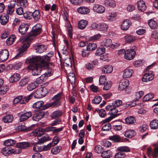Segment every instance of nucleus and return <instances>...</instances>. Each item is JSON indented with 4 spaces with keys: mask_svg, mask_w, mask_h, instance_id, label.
<instances>
[{
    "mask_svg": "<svg viewBox=\"0 0 158 158\" xmlns=\"http://www.w3.org/2000/svg\"><path fill=\"white\" fill-rule=\"evenodd\" d=\"M38 144L42 143L51 140V139L48 135L44 134L41 136V137L38 138Z\"/></svg>",
    "mask_w": 158,
    "mask_h": 158,
    "instance_id": "nucleus-17",
    "label": "nucleus"
},
{
    "mask_svg": "<svg viewBox=\"0 0 158 158\" xmlns=\"http://www.w3.org/2000/svg\"><path fill=\"white\" fill-rule=\"evenodd\" d=\"M40 59L37 62L43 68L45 69L49 66V64L50 60V57L47 55L43 56L42 57L37 56Z\"/></svg>",
    "mask_w": 158,
    "mask_h": 158,
    "instance_id": "nucleus-3",
    "label": "nucleus"
},
{
    "mask_svg": "<svg viewBox=\"0 0 158 158\" xmlns=\"http://www.w3.org/2000/svg\"><path fill=\"white\" fill-rule=\"evenodd\" d=\"M102 100V98L100 96H96L92 100L93 103L94 104H98Z\"/></svg>",
    "mask_w": 158,
    "mask_h": 158,
    "instance_id": "nucleus-57",
    "label": "nucleus"
},
{
    "mask_svg": "<svg viewBox=\"0 0 158 158\" xmlns=\"http://www.w3.org/2000/svg\"><path fill=\"white\" fill-rule=\"evenodd\" d=\"M32 17L35 21H38L40 19V12L38 10H35L32 13Z\"/></svg>",
    "mask_w": 158,
    "mask_h": 158,
    "instance_id": "nucleus-41",
    "label": "nucleus"
},
{
    "mask_svg": "<svg viewBox=\"0 0 158 158\" xmlns=\"http://www.w3.org/2000/svg\"><path fill=\"white\" fill-rule=\"evenodd\" d=\"M111 128V125L108 123L104 125L102 128V130L103 131H108L110 130Z\"/></svg>",
    "mask_w": 158,
    "mask_h": 158,
    "instance_id": "nucleus-59",
    "label": "nucleus"
},
{
    "mask_svg": "<svg viewBox=\"0 0 158 158\" xmlns=\"http://www.w3.org/2000/svg\"><path fill=\"white\" fill-rule=\"evenodd\" d=\"M44 111H40L34 114L32 117V119L36 121H38L43 118L45 115Z\"/></svg>",
    "mask_w": 158,
    "mask_h": 158,
    "instance_id": "nucleus-14",
    "label": "nucleus"
},
{
    "mask_svg": "<svg viewBox=\"0 0 158 158\" xmlns=\"http://www.w3.org/2000/svg\"><path fill=\"white\" fill-rule=\"evenodd\" d=\"M126 155L124 153L119 152L115 154V158H123Z\"/></svg>",
    "mask_w": 158,
    "mask_h": 158,
    "instance_id": "nucleus-64",
    "label": "nucleus"
},
{
    "mask_svg": "<svg viewBox=\"0 0 158 158\" xmlns=\"http://www.w3.org/2000/svg\"><path fill=\"white\" fill-rule=\"evenodd\" d=\"M20 78V74L18 73L14 74L9 78L10 82H15L19 81Z\"/></svg>",
    "mask_w": 158,
    "mask_h": 158,
    "instance_id": "nucleus-26",
    "label": "nucleus"
},
{
    "mask_svg": "<svg viewBox=\"0 0 158 158\" xmlns=\"http://www.w3.org/2000/svg\"><path fill=\"white\" fill-rule=\"evenodd\" d=\"M30 45V44L28 43H27V44H23L21 47L19 48V52L15 56L16 58H17L18 57L21 56L22 54L26 51Z\"/></svg>",
    "mask_w": 158,
    "mask_h": 158,
    "instance_id": "nucleus-9",
    "label": "nucleus"
},
{
    "mask_svg": "<svg viewBox=\"0 0 158 158\" xmlns=\"http://www.w3.org/2000/svg\"><path fill=\"white\" fill-rule=\"evenodd\" d=\"M104 4L107 6L114 7L116 4L114 0H105Z\"/></svg>",
    "mask_w": 158,
    "mask_h": 158,
    "instance_id": "nucleus-34",
    "label": "nucleus"
},
{
    "mask_svg": "<svg viewBox=\"0 0 158 158\" xmlns=\"http://www.w3.org/2000/svg\"><path fill=\"white\" fill-rule=\"evenodd\" d=\"M116 107L114 106V108L112 109L111 110V116L113 117V118L117 116L119 114H117V113L118 112V110L116 109Z\"/></svg>",
    "mask_w": 158,
    "mask_h": 158,
    "instance_id": "nucleus-55",
    "label": "nucleus"
},
{
    "mask_svg": "<svg viewBox=\"0 0 158 158\" xmlns=\"http://www.w3.org/2000/svg\"><path fill=\"white\" fill-rule=\"evenodd\" d=\"M8 89V87L6 86L3 85V86H1L0 90V94L2 95L5 94Z\"/></svg>",
    "mask_w": 158,
    "mask_h": 158,
    "instance_id": "nucleus-60",
    "label": "nucleus"
},
{
    "mask_svg": "<svg viewBox=\"0 0 158 158\" xmlns=\"http://www.w3.org/2000/svg\"><path fill=\"white\" fill-rule=\"evenodd\" d=\"M62 93L60 92L54 96L52 98V100L54 101L52 103H49L50 107H57L61 104L60 100L62 98Z\"/></svg>",
    "mask_w": 158,
    "mask_h": 158,
    "instance_id": "nucleus-4",
    "label": "nucleus"
},
{
    "mask_svg": "<svg viewBox=\"0 0 158 158\" xmlns=\"http://www.w3.org/2000/svg\"><path fill=\"white\" fill-rule=\"evenodd\" d=\"M137 5L139 10L141 11H144L146 8L145 2L143 1H139L138 2Z\"/></svg>",
    "mask_w": 158,
    "mask_h": 158,
    "instance_id": "nucleus-21",
    "label": "nucleus"
},
{
    "mask_svg": "<svg viewBox=\"0 0 158 158\" xmlns=\"http://www.w3.org/2000/svg\"><path fill=\"white\" fill-rule=\"evenodd\" d=\"M30 79L28 77H26L22 79L19 83V87H22L25 85L29 81Z\"/></svg>",
    "mask_w": 158,
    "mask_h": 158,
    "instance_id": "nucleus-35",
    "label": "nucleus"
},
{
    "mask_svg": "<svg viewBox=\"0 0 158 158\" xmlns=\"http://www.w3.org/2000/svg\"><path fill=\"white\" fill-rule=\"evenodd\" d=\"M106 81V77L104 75L100 76L99 80V84L100 85L105 84Z\"/></svg>",
    "mask_w": 158,
    "mask_h": 158,
    "instance_id": "nucleus-58",
    "label": "nucleus"
},
{
    "mask_svg": "<svg viewBox=\"0 0 158 158\" xmlns=\"http://www.w3.org/2000/svg\"><path fill=\"white\" fill-rule=\"evenodd\" d=\"M154 97L153 94L150 93L145 95L143 98V102H147L152 99Z\"/></svg>",
    "mask_w": 158,
    "mask_h": 158,
    "instance_id": "nucleus-44",
    "label": "nucleus"
},
{
    "mask_svg": "<svg viewBox=\"0 0 158 158\" xmlns=\"http://www.w3.org/2000/svg\"><path fill=\"white\" fill-rule=\"evenodd\" d=\"M88 23L87 21L84 20H81L78 23V27L81 29H83L87 26Z\"/></svg>",
    "mask_w": 158,
    "mask_h": 158,
    "instance_id": "nucleus-33",
    "label": "nucleus"
},
{
    "mask_svg": "<svg viewBox=\"0 0 158 158\" xmlns=\"http://www.w3.org/2000/svg\"><path fill=\"white\" fill-rule=\"evenodd\" d=\"M44 104V102L43 101H39L33 104V107L35 109H38L40 110H43L50 107L49 103L43 106Z\"/></svg>",
    "mask_w": 158,
    "mask_h": 158,
    "instance_id": "nucleus-5",
    "label": "nucleus"
},
{
    "mask_svg": "<svg viewBox=\"0 0 158 158\" xmlns=\"http://www.w3.org/2000/svg\"><path fill=\"white\" fill-rule=\"evenodd\" d=\"M15 2L14 1H11L8 4L7 13L9 15H11L15 10Z\"/></svg>",
    "mask_w": 158,
    "mask_h": 158,
    "instance_id": "nucleus-11",
    "label": "nucleus"
},
{
    "mask_svg": "<svg viewBox=\"0 0 158 158\" xmlns=\"http://www.w3.org/2000/svg\"><path fill=\"white\" fill-rule=\"evenodd\" d=\"M136 54V52L133 49L127 50L125 53L124 58L129 60L133 59Z\"/></svg>",
    "mask_w": 158,
    "mask_h": 158,
    "instance_id": "nucleus-7",
    "label": "nucleus"
},
{
    "mask_svg": "<svg viewBox=\"0 0 158 158\" xmlns=\"http://www.w3.org/2000/svg\"><path fill=\"white\" fill-rule=\"evenodd\" d=\"M38 85H35V83H32L29 84L27 86V88L28 90L31 91L35 89Z\"/></svg>",
    "mask_w": 158,
    "mask_h": 158,
    "instance_id": "nucleus-56",
    "label": "nucleus"
},
{
    "mask_svg": "<svg viewBox=\"0 0 158 158\" xmlns=\"http://www.w3.org/2000/svg\"><path fill=\"white\" fill-rule=\"evenodd\" d=\"M150 127L151 129H155L158 128V120L154 119L150 123Z\"/></svg>",
    "mask_w": 158,
    "mask_h": 158,
    "instance_id": "nucleus-39",
    "label": "nucleus"
},
{
    "mask_svg": "<svg viewBox=\"0 0 158 158\" xmlns=\"http://www.w3.org/2000/svg\"><path fill=\"white\" fill-rule=\"evenodd\" d=\"M33 95L35 98H41L44 97L40 90L38 89L35 92Z\"/></svg>",
    "mask_w": 158,
    "mask_h": 158,
    "instance_id": "nucleus-53",
    "label": "nucleus"
},
{
    "mask_svg": "<svg viewBox=\"0 0 158 158\" xmlns=\"http://www.w3.org/2000/svg\"><path fill=\"white\" fill-rule=\"evenodd\" d=\"M135 132L133 130H129L127 131L125 133V137L128 138H132L135 135Z\"/></svg>",
    "mask_w": 158,
    "mask_h": 158,
    "instance_id": "nucleus-32",
    "label": "nucleus"
},
{
    "mask_svg": "<svg viewBox=\"0 0 158 158\" xmlns=\"http://www.w3.org/2000/svg\"><path fill=\"white\" fill-rule=\"evenodd\" d=\"M32 115V113L31 111L27 112H21L19 114V119L20 122H22L25 121L30 117Z\"/></svg>",
    "mask_w": 158,
    "mask_h": 158,
    "instance_id": "nucleus-8",
    "label": "nucleus"
},
{
    "mask_svg": "<svg viewBox=\"0 0 158 158\" xmlns=\"http://www.w3.org/2000/svg\"><path fill=\"white\" fill-rule=\"evenodd\" d=\"M37 144H38V142L34 145L33 148V150L35 152L44 151L43 147L39 146L37 145Z\"/></svg>",
    "mask_w": 158,
    "mask_h": 158,
    "instance_id": "nucleus-51",
    "label": "nucleus"
},
{
    "mask_svg": "<svg viewBox=\"0 0 158 158\" xmlns=\"http://www.w3.org/2000/svg\"><path fill=\"white\" fill-rule=\"evenodd\" d=\"M148 25L151 28L155 29L157 27V23L153 19H151L148 22Z\"/></svg>",
    "mask_w": 158,
    "mask_h": 158,
    "instance_id": "nucleus-43",
    "label": "nucleus"
},
{
    "mask_svg": "<svg viewBox=\"0 0 158 158\" xmlns=\"http://www.w3.org/2000/svg\"><path fill=\"white\" fill-rule=\"evenodd\" d=\"M111 155V152L110 150L103 151L102 153L101 156L104 158H108L110 157Z\"/></svg>",
    "mask_w": 158,
    "mask_h": 158,
    "instance_id": "nucleus-50",
    "label": "nucleus"
},
{
    "mask_svg": "<svg viewBox=\"0 0 158 158\" xmlns=\"http://www.w3.org/2000/svg\"><path fill=\"white\" fill-rule=\"evenodd\" d=\"M133 72L132 69L130 68H127L124 71L123 77L125 78H130L132 76Z\"/></svg>",
    "mask_w": 158,
    "mask_h": 158,
    "instance_id": "nucleus-18",
    "label": "nucleus"
},
{
    "mask_svg": "<svg viewBox=\"0 0 158 158\" xmlns=\"http://www.w3.org/2000/svg\"><path fill=\"white\" fill-rule=\"evenodd\" d=\"M77 11L82 15H86L89 14L90 12L89 9L86 7H80L77 10Z\"/></svg>",
    "mask_w": 158,
    "mask_h": 158,
    "instance_id": "nucleus-19",
    "label": "nucleus"
},
{
    "mask_svg": "<svg viewBox=\"0 0 158 158\" xmlns=\"http://www.w3.org/2000/svg\"><path fill=\"white\" fill-rule=\"evenodd\" d=\"M16 146V147L20 148L21 149H25L29 147L30 144L28 142H23L17 143Z\"/></svg>",
    "mask_w": 158,
    "mask_h": 158,
    "instance_id": "nucleus-24",
    "label": "nucleus"
},
{
    "mask_svg": "<svg viewBox=\"0 0 158 158\" xmlns=\"http://www.w3.org/2000/svg\"><path fill=\"white\" fill-rule=\"evenodd\" d=\"M94 150L96 152L99 154L102 153L103 151L102 147L98 145L95 146Z\"/></svg>",
    "mask_w": 158,
    "mask_h": 158,
    "instance_id": "nucleus-61",
    "label": "nucleus"
},
{
    "mask_svg": "<svg viewBox=\"0 0 158 158\" xmlns=\"http://www.w3.org/2000/svg\"><path fill=\"white\" fill-rule=\"evenodd\" d=\"M61 149L62 147L61 146H56L52 148L51 152L53 154H56L60 152Z\"/></svg>",
    "mask_w": 158,
    "mask_h": 158,
    "instance_id": "nucleus-45",
    "label": "nucleus"
},
{
    "mask_svg": "<svg viewBox=\"0 0 158 158\" xmlns=\"http://www.w3.org/2000/svg\"><path fill=\"white\" fill-rule=\"evenodd\" d=\"M42 31V26L40 24H37L32 28V31L27 35L25 40L31 41L34 37L40 34Z\"/></svg>",
    "mask_w": 158,
    "mask_h": 158,
    "instance_id": "nucleus-2",
    "label": "nucleus"
},
{
    "mask_svg": "<svg viewBox=\"0 0 158 158\" xmlns=\"http://www.w3.org/2000/svg\"><path fill=\"white\" fill-rule=\"evenodd\" d=\"M129 84V81L126 79L122 80L119 83L118 89L122 90L127 88Z\"/></svg>",
    "mask_w": 158,
    "mask_h": 158,
    "instance_id": "nucleus-13",
    "label": "nucleus"
},
{
    "mask_svg": "<svg viewBox=\"0 0 158 158\" xmlns=\"http://www.w3.org/2000/svg\"><path fill=\"white\" fill-rule=\"evenodd\" d=\"M93 10L98 13H102L104 12L105 8L102 6L96 4L94 5Z\"/></svg>",
    "mask_w": 158,
    "mask_h": 158,
    "instance_id": "nucleus-15",
    "label": "nucleus"
},
{
    "mask_svg": "<svg viewBox=\"0 0 158 158\" xmlns=\"http://www.w3.org/2000/svg\"><path fill=\"white\" fill-rule=\"evenodd\" d=\"M97 47V44L96 43H89L88 44L86 49L88 51H93Z\"/></svg>",
    "mask_w": 158,
    "mask_h": 158,
    "instance_id": "nucleus-37",
    "label": "nucleus"
},
{
    "mask_svg": "<svg viewBox=\"0 0 158 158\" xmlns=\"http://www.w3.org/2000/svg\"><path fill=\"white\" fill-rule=\"evenodd\" d=\"M18 2L19 3L21 6L24 7H26L28 5L27 2L26 0H19Z\"/></svg>",
    "mask_w": 158,
    "mask_h": 158,
    "instance_id": "nucleus-62",
    "label": "nucleus"
},
{
    "mask_svg": "<svg viewBox=\"0 0 158 158\" xmlns=\"http://www.w3.org/2000/svg\"><path fill=\"white\" fill-rule=\"evenodd\" d=\"M28 29V26L27 24H21L19 29V32L21 34H24Z\"/></svg>",
    "mask_w": 158,
    "mask_h": 158,
    "instance_id": "nucleus-22",
    "label": "nucleus"
},
{
    "mask_svg": "<svg viewBox=\"0 0 158 158\" xmlns=\"http://www.w3.org/2000/svg\"><path fill=\"white\" fill-rule=\"evenodd\" d=\"M9 52L7 49L2 50L0 53V61L2 62L5 61L9 57Z\"/></svg>",
    "mask_w": 158,
    "mask_h": 158,
    "instance_id": "nucleus-10",
    "label": "nucleus"
},
{
    "mask_svg": "<svg viewBox=\"0 0 158 158\" xmlns=\"http://www.w3.org/2000/svg\"><path fill=\"white\" fill-rule=\"evenodd\" d=\"M101 45L102 46H104L106 48L110 47L113 48H116V47H118L119 44H116V45L113 44H112V42L110 39H105L101 43Z\"/></svg>",
    "mask_w": 158,
    "mask_h": 158,
    "instance_id": "nucleus-6",
    "label": "nucleus"
},
{
    "mask_svg": "<svg viewBox=\"0 0 158 158\" xmlns=\"http://www.w3.org/2000/svg\"><path fill=\"white\" fill-rule=\"evenodd\" d=\"M9 16L6 14L5 15H2L0 17V23L3 25L6 24L8 22Z\"/></svg>",
    "mask_w": 158,
    "mask_h": 158,
    "instance_id": "nucleus-27",
    "label": "nucleus"
},
{
    "mask_svg": "<svg viewBox=\"0 0 158 158\" xmlns=\"http://www.w3.org/2000/svg\"><path fill=\"white\" fill-rule=\"evenodd\" d=\"M117 150L123 152H130V149L128 147L123 146L118 147L117 149Z\"/></svg>",
    "mask_w": 158,
    "mask_h": 158,
    "instance_id": "nucleus-46",
    "label": "nucleus"
},
{
    "mask_svg": "<svg viewBox=\"0 0 158 158\" xmlns=\"http://www.w3.org/2000/svg\"><path fill=\"white\" fill-rule=\"evenodd\" d=\"M43 128H40L38 129L35 130L31 132V135L37 137L38 139L41 137V136L43 135Z\"/></svg>",
    "mask_w": 158,
    "mask_h": 158,
    "instance_id": "nucleus-16",
    "label": "nucleus"
},
{
    "mask_svg": "<svg viewBox=\"0 0 158 158\" xmlns=\"http://www.w3.org/2000/svg\"><path fill=\"white\" fill-rule=\"evenodd\" d=\"M113 70V67L110 65L105 66L102 69V72L104 73H110Z\"/></svg>",
    "mask_w": 158,
    "mask_h": 158,
    "instance_id": "nucleus-30",
    "label": "nucleus"
},
{
    "mask_svg": "<svg viewBox=\"0 0 158 158\" xmlns=\"http://www.w3.org/2000/svg\"><path fill=\"white\" fill-rule=\"evenodd\" d=\"M151 73H145L142 78V81L147 82L152 80L154 78V77L153 75H151Z\"/></svg>",
    "mask_w": 158,
    "mask_h": 158,
    "instance_id": "nucleus-23",
    "label": "nucleus"
},
{
    "mask_svg": "<svg viewBox=\"0 0 158 158\" xmlns=\"http://www.w3.org/2000/svg\"><path fill=\"white\" fill-rule=\"evenodd\" d=\"M33 47L36 52L39 53H43L46 49V46L40 44L38 43L35 44Z\"/></svg>",
    "mask_w": 158,
    "mask_h": 158,
    "instance_id": "nucleus-12",
    "label": "nucleus"
},
{
    "mask_svg": "<svg viewBox=\"0 0 158 158\" xmlns=\"http://www.w3.org/2000/svg\"><path fill=\"white\" fill-rule=\"evenodd\" d=\"M124 39L127 43L132 42L136 39L134 36L131 35H126L124 37Z\"/></svg>",
    "mask_w": 158,
    "mask_h": 158,
    "instance_id": "nucleus-38",
    "label": "nucleus"
},
{
    "mask_svg": "<svg viewBox=\"0 0 158 158\" xmlns=\"http://www.w3.org/2000/svg\"><path fill=\"white\" fill-rule=\"evenodd\" d=\"M13 119V117L12 115H8L4 116L2 118V120L4 123H10L12 122Z\"/></svg>",
    "mask_w": 158,
    "mask_h": 158,
    "instance_id": "nucleus-42",
    "label": "nucleus"
},
{
    "mask_svg": "<svg viewBox=\"0 0 158 158\" xmlns=\"http://www.w3.org/2000/svg\"><path fill=\"white\" fill-rule=\"evenodd\" d=\"M15 39V35H10L6 40V44L8 45H10L12 44Z\"/></svg>",
    "mask_w": 158,
    "mask_h": 158,
    "instance_id": "nucleus-40",
    "label": "nucleus"
},
{
    "mask_svg": "<svg viewBox=\"0 0 158 158\" xmlns=\"http://www.w3.org/2000/svg\"><path fill=\"white\" fill-rule=\"evenodd\" d=\"M62 113V111L61 110H56L52 114L51 117L52 119H55L61 116Z\"/></svg>",
    "mask_w": 158,
    "mask_h": 158,
    "instance_id": "nucleus-28",
    "label": "nucleus"
},
{
    "mask_svg": "<svg viewBox=\"0 0 158 158\" xmlns=\"http://www.w3.org/2000/svg\"><path fill=\"white\" fill-rule=\"evenodd\" d=\"M68 79L72 84H74L75 82V74L73 73L69 74L68 76Z\"/></svg>",
    "mask_w": 158,
    "mask_h": 158,
    "instance_id": "nucleus-49",
    "label": "nucleus"
},
{
    "mask_svg": "<svg viewBox=\"0 0 158 158\" xmlns=\"http://www.w3.org/2000/svg\"><path fill=\"white\" fill-rule=\"evenodd\" d=\"M105 48L103 47L99 48L97 49L96 50L95 54L97 56H100L105 53Z\"/></svg>",
    "mask_w": 158,
    "mask_h": 158,
    "instance_id": "nucleus-52",
    "label": "nucleus"
},
{
    "mask_svg": "<svg viewBox=\"0 0 158 158\" xmlns=\"http://www.w3.org/2000/svg\"><path fill=\"white\" fill-rule=\"evenodd\" d=\"M136 119L133 116H129L125 118L126 123L129 124H132L136 122Z\"/></svg>",
    "mask_w": 158,
    "mask_h": 158,
    "instance_id": "nucleus-36",
    "label": "nucleus"
},
{
    "mask_svg": "<svg viewBox=\"0 0 158 158\" xmlns=\"http://www.w3.org/2000/svg\"><path fill=\"white\" fill-rule=\"evenodd\" d=\"M109 139L113 141L114 142L118 143L122 141L121 137L119 135H114L110 136Z\"/></svg>",
    "mask_w": 158,
    "mask_h": 158,
    "instance_id": "nucleus-29",
    "label": "nucleus"
},
{
    "mask_svg": "<svg viewBox=\"0 0 158 158\" xmlns=\"http://www.w3.org/2000/svg\"><path fill=\"white\" fill-rule=\"evenodd\" d=\"M15 143L16 141L15 140L11 139L6 140L4 142L5 145L7 147L12 146L15 144Z\"/></svg>",
    "mask_w": 158,
    "mask_h": 158,
    "instance_id": "nucleus-48",
    "label": "nucleus"
},
{
    "mask_svg": "<svg viewBox=\"0 0 158 158\" xmlns=\"http://www.w3.org/2000/svg\"><path fill=\"white\" fill-rule=\"evenodd\" d=\"M112 84L111 81L107 82L104 85L103 88V90H109L111 87Z\"/></svg>",
    "mask_w": 158,
    "mask_h": 158,
    "instance_id": "nucleus-63",
    "label": "nucleus"
},
{
    "mask_svg": "<svg viewBox=\"0 0 158 158\" xmlns=\"http://www.w3.org/2000/svg\"><path fill=\"white\" fill-rule=\"evenodd\" d=\"M40 59V58L35 56L31 58L29 60L30 65L28 66L27 69L32 70V74L33 76L39 75L41 74L42 67L37 62Z\"/></svg>",
    "mask_w": 158,
    "mask_h": 158,
    "instance_id": "nucleus-1",
    "label": "nucleus"
},
{
    "mask_svg": "<svg viewBox=\"0 0 158 158\" xmlns=\"http://www.w3.org/2000/svg\"><path fill=\"white\" fill-rule=\"evenodd\" d=\"M1 152L5 156H8L12 154L11 148H9L7 147H6L2 148Z\"/></svg>",
    "mask_w": 158,
    "mask_h": 158,
    "instance_id": "nucleus-31",
    "label": "nucleus"
},
{
    "mask_svg": "<svg viewBox=\"0 0 158 158\" xmlns=\"http://www.w3.org/2000/svg\"><path fill=\"white\" fill-rule=\"evenodd\" d=\"M107 25L105 23H101L98 25V30L101 31H106L108 28Z\"/></svg>",
    "mask_w": 158,
    "mask_h": 158,
    "instance_id": "nucleus-47",
    "label": "nucleus"
},
{
    "mask_svg": "<svg viewBox=\"0 0 158 158\" xmlns=\"http://www.w3.org/2000/svg\"><path fill=\"white\" fill-rule=\"evenodd\" d=\"M22 96L21 104H24L27 103L29 100L31 99L33 96V94H31L27 96Z\"/></svg>",
    "mask_w": 158,
    "mask_h": 158,
    "instance_id": "nucleus-25",
    "label": "nucleus"
},
{
    "mask_svg": "<svg viewBox=\"0 0 158 158\" xmlns=\"http://www.w3.org/2000/svg\"><path fill=\"white\" fill-rule=\"evenodd\" d=\"M131 23L128 20H126L123 21L121 25V28L123 30L126 31L131 25Z\"/></svg>",
    "mask_w": 158,
    "mask_h": 158,
    "instance_id": "nucleus-20",
    "label": "nucleus"
},
{
    "mask_svg": "<svg viewBox=\"0 0 158 158\" xmlns=\"http://www.w3.org/2000/svg\"><path fill=\"white\" fill-rule=\"evenodd\" d=\"M60 140V138L58 135H56L54 136L51 143H52L53 146L56 145L59 142Z\"/></svg>",
    "mask_w": 158,
    "mask_h": 158,
    "instance_id": "nucleus-54",
    "label": "nucleus"
}]
</instances>
